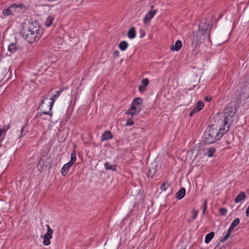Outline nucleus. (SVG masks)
<instances>
[{"mask_svg": "<svg viewBox=\"0 0 249 249\" xmlns=\"http://www.w3.org/2000/svg\"><path fill=\"white\" fill-rule=\"evenodd\" d=\"M148 84H149L148 79L147 78H144L142 80L140 85L145 88L146 87H147L148 85Z\"/></svg>", "mask_w": 249, "mask_h": 249, "instance_id": "28", "label": "nucleus"}, {"mask_svg": "<svg viewBox=\"0 0 249 249\" xmlns=\"http://www.w3.org/2000/svg\"><path fill=\"white\" fill-rule=\"evenodd\" d=\"M212 100V97L210 95L206 96L204 97V100L206 102H210Z\"/></svg>", "mask_w": 249, "mask_h": 249, "instance_id": "38", "label": "nucleus"}, {"mask_svg": "<svg viewBox=\"0 0 249 249\" xmlns=\"http://www.w3.org/2000/svg\"><path fill=\"white\" fill-rule=\"evenodd\" d=\"M233 230V229H232V228H231V227L230 226L228 230L227 233L231 236V233Z\"/></svg>", "mask_w": 249, "mask_h": 249, "instance_id": "41", "label": "nucleus"}, {"mask_svg": "<svg viewBox=\"0 0 249 249\" xmlns=\"http://www.w3.org/2000/svg\"><path fill=\"white\" fill-rule=\"evenodd\" d=\"M142 100L141 98H136L131 103L130 107L126 111V113L133 116L138 114L142 110Z\"/></svg>", "mask_w": 249, "mask_h": 249, "instance_id": "4", "label": "nucleus"}, {"mask_svg": "<svg viewBox=\"0 0 249 249\" xmlns=\"http://www.w3.org/2000/svg\"><path fill=\"white\" fill-rule=\"evenodd\" d=\"M230 236V235H229V234H228L226 233L225 235L223 237V239H221V242H224L225 241H226L229 238V237Z\"/></svg>", "mask_w": 249, "mask_h": 249, "instance_id": "34", "label": "nucleus"}, {"mask_svg": "<svg viewBox=\"0 0 249 249\" xmlns=\"http://www.w3.org/2000/svg\"><path fill=\"white\" fill-rule=\"evenodd\" d=\"M208 154L207 155L209 157H212L213 156V154L215 152V149L213 147H210L208 148Z\"/></svg>", "mask_w": 249, "mask_h": 249, "instance_id": "25", "label": "nucleus"}, {"mask_svg": "<svg viewBox=\"0 0 249 249\" xmlns=\"http://www.w3.org/2000/svg\"><path fill=\"white\" fill-rule=\"evenodd\" d=\"M2 220V217L0 215V224L1 223Z\"/></svg>", "mask_w": 249, "mask_h": 249, "instance_id": "45", "label": "nucleus"}, {"mask_svg": "<svg viewBox=\"0 0 249 249\" xmlns=\"http://www.w3.org/2000/svg\"><path fill=\"white\" fill-rule=\"evenodd\" d=\"M127 36L130 39H133L136 37V30L134 27H131L128 30Z\"/></svg>", "mask_w": 249, "mask_h": 249, "instance_id": "13", "label": "nucleus"}, {"mask_svg": "<svg viewBox=\"0 0 249 249\" xmlns=\"http://www.w3.org/2000/svg\"><path fill=\"white\" fill-rule=\"evenodd\" d=\"M104 167L106 170H112L113 171H115L117 168L116 165H111L108 162H106L105 163Z\"/></svg>", "mask_w": 249, "mask_h": 249, "instance_id": "20", "label": "nucleus"}, {"mask_svg": "<svg viewBox=\"0 0 249 249\" xmlns=\"http://www.w3.org/2000/svg\"><path fill=\"white\" fill-rule=\"evenodd\" d=\"M25 128V126H23L21 128V134L19 137V139L21 138L23 136L26 135V133L24 132V129Z\"/></svg>", "mask_w": 249, "mask_h": 249, "instance_id": "32", "label": "nucleus"}, {"mask_svg": "<svg viewBox=\"0 0 249 249\" xmlns=\"http://www.w3.org/2000/svg\"><path fill=\"white\" fill-rule=\"evenodd\" d=\"M113 136L110 131L106 130L102 135L101 141H107L113 138Z\"/></svg>", "mask_w": 249, "mask_h": 249, "instance_id": "8", "label": "nucleus"}, {"mask_svg": "<svg viewBox=\"0 0 249 249\" xmlns=\"http://www.w3.org/2000/svg\"><path fill=\"white\" fill-rule=\"evenodd\" d=\"M170 186V184L168 182L163 183L160 187V189L162 192H164Z\"/></svg>", "mask_w": 249, "mask_h": 249, "instance_id": "24", "label": "nucleus"}, {"mask_svg": "<svg viewBox=\"0 0 249 249\" xmlns=\"http://www.w3.org/2000/svg\"><path fill=\"white\" fill-rule=\"evenodd\" d=\"M246 214L247 216L249 215V206L247 208L246 211Z\"/></svg>", "mask_w": 249, "mask_h": 249, "instance_id": "43", "label": "nucleus"}, {"mask_svg": "<svg viewBox=\"0 0 249 249\" xmlns=\"http://www.w3.org/2000/svg\"><path fill=\"white\" fill-rule=\"evenodd\" d=\"M248 194H249V191H248Z\"/></svg>", "mask_w": 249, "mask_h": 249, "instance_id": "47", "label": "nucleus"}, {"mask_svg": "<svg viewBox=\"0 0 249 249\" xmlns=\"http://www.w3.org/2000/svg\"><path fill=\"white\" fill-rule=\"evenodd\" d=\"M133 124H134V122H133L132 118H129L127 120L126 123L125 124L126 126H131Z\"/></svg>", "mask_w": 249, "mask_h": 249, "instance_id": "30", "label": "nucleus"}, {"mask_svg": "<svg viewBox=\"0 0 249 249\" xmlns=\"http://www.w3.org/2000/svg\"><path fill=\"white\" fill-rule=\"evenodd\" d=\"M47 229V232L44 234V236L49 237L50 238H52V234L53 233V230L51 229L50 226L49 225H46Z\"/></svg>", "mask_w": 249, "mask_h": 249, "instance_id": "18", "label": "nucleus"}, {"mask_svg": "<svg viewBox=\"0 0 249 249\" xmlns=\"http://www.w3.org/2000/svg\"><path fill=\"white\" fill-rule=\"evenodd\" d=\"M204 106V103L200 100L196 103V106L194 108L197 112H198L203 108Z\"/></svg>", "mask_w": 249, "mask_h": 249, "instance_id": "19", "label": "nucleus"}, {"mask_svg": "<svg viewBox=\"0 0 249 249\" xmlns=\"http://www.w3.org/2000/svg\"><path fill=\"white\" fill-rule=\"evenodd\" d=\"M185 189L182 188L176 193L175 196L178 200H180L185 196Z\"/></svg>", "mask_w": 249, "mask_h": 249, "instance_id": "11", "label": "nucleus"}, {"mask_svg": "<svg viewBox=\"0 0 249 249\" xmlns=\"http://www.w3.org/2000/svg\"><path fill=\"white\" fill-rule=\"evenodd\" d=\"M138 89H139V91L141 92H143L144 91H145V88L140 85H139Z\"/></svg>", "mask_w": 249, "mask_h": 249, "instance_id": "35", "label": "nucleus"}, {"mask_svg": "<svg viewBox=\"0 0 249 249\" xmlns=\"http://www.w3.org/2000/svg\"><path fill=\"white\" fill-rule=\"evenodd\" d=\"M214 236V232H211L207 234L205 238V242L206 244H208L211 240L213 238Z\"/></svg>", "mask_w": 249, "mask_h": 249, "instance_id": "21", "label": "nucleus"}, {"mask_svg": "<svg viewBox=\"0 0 249 249\" xmlns=\"http://www.w3.org/2000/svg\"><path fill=\"white\" fill-rule=\"evenodd\" d=\"M140 38H143L145 36V33H144V31L142 30V29H141L140 31Z\"/></svg>", "mask_w": 249, "mask_h": 249, "instance_id": "39", "label": "nucleus"}, {"mask_svg": "<svg viewBox=\"0 0 249 249\" xmlns=\"http://www.w3.org/2000/svg\"><path fill=\"white\" fill-rule=\"evenodd\" d=\"M51 238L44 236V239H43V245L44 246H48L50 244L51 242L50 241V240Z\"/></svg>", "mask_w": 249, "mask_h": 249, "instance_id": "29", "label": "nucleus"}, {"mask_svg": "<svg viewBox=\"0 0 249 249\" xmlns=\"http://www.w3.org/2000/svg\"><path fill=\"white\" fill-rule=\"evenodd\" d=\"M202 208L203 210H206L207 208V201L206 200H205L204 201L203 204L202 205Z\"/></svg>", "mask_w": 249, "mask_h": 249, "instance_id": "36", "label": "nucleus"}, {"mask_svg": "<svg viewBox=\"0 0 249 249\" xmlns=\"http://www.w3.org/2000/svg\"><path fill=\"white\" fill-rule=\"evenodd\" d=\"M2 13L4 16L7 17L11 15L12 12L9 8H5L2 10Z\"/></svg>", "mask_w": 249, "mask_h": 249, "instance_id": "26", "label": "nucleus"}, {"mask_svg": "<svg viewBox=\"0 0 249 249\" xmlns=\"http://www.w3.org/2000/svg\"><path fill=\"white\" fill-rule=\"evenodd\" d=\"M43 33V30L37 21L25 23L20 31L23 38L30 43L38 41Z\"/></svg>", "mask_w": 249, "mask_h": 249, "instance_id": "1", "label": "nucleus"}, {"mask_svg": "<svg viewBox=\"0 0 249 249\" xmlns=\"http://www.w3.org/2000/svg\"><path fill=\"white\" fill-rule=\"evenodd\" d=\"M156 13V10H153L148 12L143 18V21L144 24H146L147 23L150 22L151 19L153 18V17L155 16Z\"/></svg>", "mask_w": 249, "mask_h": 249, "instance_id": "7", "label": "nucleus"}, {"mask_svg": "<svg viewBox=\"0 0 249 249\" xmlns=\"http://www.w3.org/2000/svg\"><path fill=\"white\" fill-rule=\"evenodd\" d=\"M155 173V170L154 168H153L152 169L149 168L148 172L147 173V175L149 178H153V177L154 176Z\"/></svg>", "mask_w": 249, "mask_h": 249, "instance_id": "27", "label": "nucleus"}, {"mask_svg": "<svg viewBox=\"0 0 249 249\" xmlns=\"http://www.w3.org/2000/svg\"><path fill=\"white\" fill-rule=\"evenodd\" d=\"M54 18L52 16H49L45 21L44 24L47 27H50L53 24Z\"/></svg>", "mask_w": 249, "mask_h": 249, "instance_id": "14", "label": "nucleus"}, {"mask_svg": "<svg viewBox=\"0 0 249 249\" xmlns=\"http://www.w3.org/2000/svg\"><path fill=\"white\" fill-rule=\"evenodd\" d=\"M120 53L118 50H115L113 52V56L115 58H116L119 56Z\"/></svg>", "mask_w": 249, "mask_h": 249, "instance_id": "37", "label": "nucleus"}, {"mask_svg": "<svg viewBox=\"0 0 249 249\" xmlns=\"http://www.w3.org/2000/svg\"><path fill=\"white\" fill-rule=\"evenodd\" d=\"M76 153L75 151H73L72 152H71V160L68 162L69 163H70L71 165H72L76 161Z\"/></svg>", "mask_w": 249, "mask_h": 249, "instance_id": "17", "label": "nucleus"}, {"mask_svg": "<svg viewBox=\"0 0 249 249\" xmlns=\"http://www.w3.org/2000/svg\"><path fill=\"white\" fill-rule=\"evenodd\" d=\"M21 47L17 43H11L8 47V51L10 53H14L18 52H20L21 50Z\"/></svg>", "mask_w": 249, "mask_h": 249, "instance_id": "6", "label": "nucleus"}, {"mask_svg": "<svg viewBox=\"0 0 249 249\" xmlns=\"http://www.w3.org/2000/svg\"><path fill=\"white\" fill-rule=\"evenodd\" d=\"M198 213L199 211L198 210H194L192 213V220H188V221L191 222L192 221L195 220L197 217Z\"/></svg>", "mask_w": 249, "mask_h": 249, "instance_id": "22", "label": "nucleus"}, {"mask_svg": "<svg viewBox=\"0 0 249 249\" xmlns=\"http://www.w3.org/2000/svg\"><path fill=\"white\" fill-rule=\"evenodd\" d=\"M182 47V42L180 40H177L174 45L171 47L170 50L172 51H178Z\"/></svg>", "mask_w": 249, "mask_h": 249, "instance_id": "9", "label": "nucleus"}, {"mask_svg": "<svg viewBox=\"0 0 249 249\" xmlns=\"http://www.w3.org/2000/svg\"><path fill=\"white\" fill-rule=\"evenodd\" d=\"M63 91V89H61L59 90H57L56 91V94H54L53 97H51L50 100L51 102H49V105H47V107L49 108V111L45 108V107L44 106V103L45 100H47L49 97V95L47 94L45 96H44L42 99L40 101L39 107H38L37 110H40L41 112L39 113L40 116L42 115H49L51 116L53 115L52 112V108L53 105L55 102V101L57 99V98L61 95Z\"/></svg>", "mask_w": 249, "mask_h": 249, "instance_id": "3", "label": "nucleus"}, {"mask_svg": "<svg viewBox=\"0 0 249 249\" xmlns=\"http://www.w3.org/2000/svg\"><path fill=\"white\" fill-rule=\"evenodd\" d=\"M246 197V194L244 192H240L237 196L236 197L235 199V203H238L242 201V200H244L245 199Z\"/></svg>", "mask_w": 249, "mask_h": 249, "instance_id": "12", "label": "nucleus"}, {"mask_svg": "<svg viewBox=\"0 0 249 249\" xmlns=\"http://www.w3.org/2000/svg\"><path fill=\"white\" fill-rule=\"evenodd\" d=\"M220 211V214L222 215H225L227 212H228V210L227 209V208H222L220 209L219 210Z\"/></svg>", "mask_w": 249, "mask_h": 249, "instance_id": "31", "label": "nucleus"}, {"mask_svg": "<svg viewBox=\"0 0 249 249\" xmlns=\"http://www.w3.org/2000/svg\"><path fill=\"white\" fill-rule=\"evenodd\" d=\"M230 236V235H229V234H228L226 233L225 235L223 237V239H221V242H224L225 241H226L229 238V237Z\"/></svg>", "mask_w": 249, "mask_h": 249, "instance_id": "33", "label": "nucleus"}, {"mask_svg": "<svg viewBox=\"0 0 249 249\" xmlns=\"http://www.w3.org/2000/svg\"><path fill=\"white\" fill-rule=\"evenodd\" d=\"M71 166L72 165H71L68 162L65 164L63 166L62 168H61V175L62 176H66L67 174V173H68V172L69 171L70 169Z\"/></svg>", "mask_w": 249, "mask_h": 249, "instance_id": "10", "label": "nucleus"}, {"mask_svg": "<svg viewBox=\"0 0 249 249\" xmlns=\"http://www.w3.org/2000/svg\"><path fill=\"white\" fill-rule=\"evenodd\" d=\"M22 7L23 5H18L15 4H13L11 6V7Z\"/></svg>", "mask_w": 249, "mask_h": 249, "instance_id": "42", "label": "nucleus"}, {"mask_svg": "<svg viewBox=\"0 0 249 249\" xmlns=\"http://www.w3.org/2000/svg\"><path fill=\"white\" fill-rule=\"evenodd\" d=\"M236 110L235 108L232 107H228L226 109L224 113L225 122L223 127H226L227 130H229L230 125L232 122V117L234 116Z\"/></svg>", "mask_w": 249, "mask_h": 249, "instance_id": "5", "label": "nucleus"}, {"mask_svg": "<svg viewBox=\"0 0 249 249\" xmlns=\"http://www.w3.org/2000/svg\"><path fill=\"white\" fill-rule=\"evenodd\" d=\"M8 129L9 127H8L6 129H0V147L1 146V143L5 137L6 131Z\"/></svg>", "mask_w": 249, "mask_h": 249, "instance_id": "15", "label": "nucleus"}, {"mask_svg": "<svg viewBox=\"0 0 249 249\" xmlns=\"http://www.w3.org/2000/svg\"><path fill=\"white\" fill-rule=\"evenodd\" d=\"M205 212H206V210H203H203H202V213H203V214H205Z\"/></svg>", "mask_w": 249, "mask_h": 249, "instance_id": "46", "label": "nucleus"}, {"mask_svg": "<svg viewBox=\"0 0 249 249\" xmlns=\"http://www.w3.org/2000/svg\"><path fill=\"white\" fill-rule=\"evenodd\" d=\"M49 104V103L48 104H45V102L44 103V106L45 107V108L47 110V111H49V108L47 107V105Z\"/></svg>", "mask_w": 249, "mask_h": 249, "instance_id": "44", "label": "nucleus"}, {"mask_svg": "<svg viewBox=\"0 0 249 249\" xmlns=\"http://www.w3.org/2000/svg\"><path fill=\"white\" fill-rule=\"evenodd\" d=\"M240 222V219L239 218H236L233 220V221L232 222L231 224L230 225V227L231 228L234 229L235 227H236L239 223Z\"/></svg>", "mask_w": 249, "mask_h": 249, "instance_id": "23", "label": "nucleus"}, {"mask_svg": "<svg viewBox=\"0 0 249 249\" xmlns=\"http://www.w3.org/2000/svg\"><path fill=\"white\" fill-rule=\"evenodd\" d=\"M228 131L225 127L217 129L211 126L205 132L203 137V142L206 144L213 143L220 139Z\"/></svg>", "mask_w": 249, "mask_h": 249, "instance_id": "2", "label": "nucleus"}, {"mask_svg": "<svg viewBox=\"0 0 249 249\" xmlns=\"http://www.w3.org/2000/svg\"><path fill=\"white\" fill-rule=\"evenodd\" d=\"M196 112H197L195 110V108H194L193 110H192L190 112V113H189V115H190V116H193V115H194V114L195 113H196Z\"/></svg>", "mask_w": 249, "mask_h": 249, "instance_id": "40", "label": "nucleus"}, {"mask_svg": "<svg viewBox=\"0 0 249 249\" xmlns=\"http://www.w3.org/2000/svg\"><path fill=\"white\" fill-rule=\"evenodd\" d=\"M128 44L125 41H122L119 44V48L122 51H125L128 47Z\"/></svg>", "mask_w": 249, "mask_h": 249, "instance_id": "16", "label": "nucleus"}]
</instances>
